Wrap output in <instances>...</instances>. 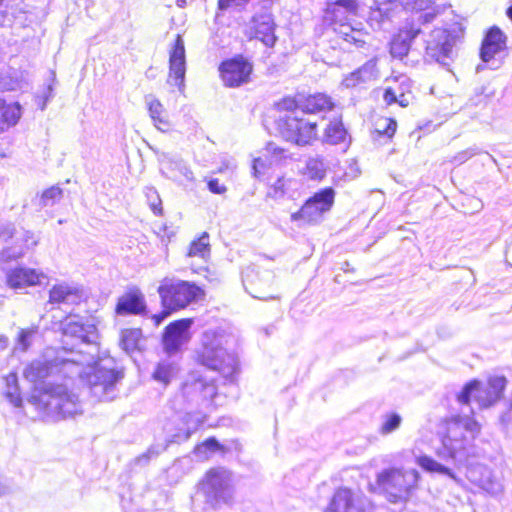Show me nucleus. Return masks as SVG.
<instances>
[{
  "mask_svg": "<svg viewBox=\"0 0 512 512\" xmlns=\"http://www.w3.org/2000/svg\"><path fill=\"white\" fill-rule=\"evenodd\" d=\"M81 365L82 361L76 357L50 359L44 355L33 360L23 371L25 379L35 385L28 400L29 403L44 416L55 420L80 414L82 408L77 395L70 392L65 385L50 383L43 387H38V385L57 373H62L65 376L81 375Z\"/></svg>",
  "mask_w": 512,
  "mask_h": 512,
  "instance_id": "1",
  "label": "nucleus"
},
{
  "mask_svg": "<svg viewBox=\"0 0 512 512\" xmlns=\"http://www.w3.org/2000/svg\"><path fill=\"white\" fill-rule=\"evenodd\" d=\"M480 432V425L469 414L462 411L445 420L441 432V447L436 454L442 459H459L466 457L471 441Z\"/></svg>",
  "mask_w": 512,
  "mask_h": 512,
  "instance_id": "2",
  "label": "nucleus"
},
{
  "mask_svg": "<svg viewBox=\"0 0 512 512\" xmlns=\"http://www.w3.org/2000/svg\"><path fill=\"white\" fill-rule=\"evenodd\" d=\"M229 337L221 332L205 331L195 351L197 363L218 371L225 378L232 377L237 371L238 361L234 353L228 350Z\"/></svg>",
  "mask_w": 512,
  "mask_h": 512,
  "instance_id": "3",
  "label": "nucleus"
},
{
  "mask_svg": "<svg viewBox=\"0 0 512 512\" xmlns=\"http://www.w3.org/2000/svg\"><path fill=\"white\" fill-rule=\"evenodd\" d=\"M357 10V0H336L328 4L324 19L344 42L362 47L366 43L368 34L350 23V20L356 16Z\"/></svg>",
  "mask_w": 512,
  "mask_h": 512,
  "instance_id": "4",
  "label": "nucleus"
},
{
  "mask_svg": "<svg viewBox=\"0 0 512 512\" xmlns=\"http://www.w3.org/2000/svg\"><path fill=\"white\" fill-rule=\"evenodd\" d=\"M163 311L153 315L156 325L166 319L172 311L185 308L203 292L200 287L186 281L165 280L158 288Z\"/></svg>",
  "mask_w": 512,
  "mask_h": 512,
  "instance_id": "5",
  "label": "nucleus"
},
{
  "mask_svg": "<svg viewBox=\"0 0 512 512\" xmlns=\"http://www.w3.org/2000/svg\"><path fill=\"white\" fill-rule=\"evenodd\" d=\"M419 473L415 469L388 468L377 475L379 489L392 503L406 501L416 489Z\"/></svg>",
  "mask_w": 512,
  "mask_h": 512,
  "instance_id": "6",
  "label": "nucleus"
},
{
  "mask_svg": "<svg viewBox=\"0 0 512 512\" xmlns=\"http://www.w3.org/2000/svg\"><path fill=\"white\" fill-rule=\"evenodd\" d=\"M38 244L35 235L27 230H17L12 223L0 224V261L9 262L23 257Z\"/></svg>",
  "mask_w": 512,
  "mask_h": 512,
  "instance_id": "7",
  "label": "nucleus"
},
{
  "mask_svg": "<svg viewBox=\"0 0 512 512\" xmlns=\"http://www.w3.org/2000/svg\"><path fill=\"white\" fill-rule=\"evenodd\" d=\"M505 387L506 379L503 376L491 377L485 386L479 381L473 380L457 394V402L468 406L473 398L480 408H487L502 397Z\"/></svg>",
  "mask_w": 512,
  "mask_h": 512,
  "instance_id": "8",
  "label": "nucleus"
},
{
  "mask_svg": "<svg viewBox=\"0 0 512 512\" xmlns=\"http://www.w3.org/2000/svg\"><path fill=\"white\" fill-rule=\"evenodd\" d=\"M91 395L99 401H110L116 397V385L123 378L121 371L96 364L85 373Z\"/></svg>",
  "mask_w": 512,
  "mask_h": 512,
  "instance_id": "9",
  "label": "nucleus"
},
{
  "mask_svg": "<svg viewBox=\"0 0 512 512\" xmlns=\"http://www.w3.org/2000/svg\"><path fill=\"white\" fill-rule=\"evenodd\" d=\"M184 398L196 407L212 411L217 404V388L212 380L203 378L198 373H191L182 386Z\"/></svg>",
  "mask_w": 512,
  "mask_h": 512,
  "instance_id": "10",
  "label": "nucleus"
},
{
  "mask_svg": "<svg viewBox=\"0 0 512 512\" xmlns=\"http://www.w3.org/2000/svg\"><path fill=\"white\" fill-rule=\"evenodd\" d=\"M277 130L286 141L299 146L310 144L317 136V124L295 114L280 116L277 121Z\"/></svg>",
  "mask_w": 512,
  "mask_h": 512,
  "instance_id": "11",
  "label": "nucleus"
},
{
  "mask_svg": "<svg viewBox=\"0 0 512 512\" xmlns=\"http://www.w3.org/2000/svg\"><path fill=\"white\" fill-rule=\"evenodd\" d=\"M335 192L332 188H325L309 198L302 208L291 215L293 221L303 220L313 224L319 222L334 203Z\"/></svg>",
  "mask_w": 512,
  "mask_h": 512,
  "instance_id": "12",
  "label": "nucleus"
},
{
  "mask_svg": "<svg viewBox=\"0 0 512 512\" xmlns=\"http://www.w3.org/2000/svg\"><path fill=\"white\" fill-rule=\"evenodd\" d=\"M201 490L210 502H227L232 496L230 473L222 468L211 469L201 483Z\"/></svg>",
  "mask_w": 512,
  "mask_h": 512,
  "instance_id": "13",
  "label": "nucleus"
},
{
  "mask_svg": "<svg viewBox=\"0 0 512 512\" xmlns=\"http://www.w3.org/2000/svg\"><path fill=\"white\" fill-rule=\"evenodd\" d=\"M455 38L447 30L438 28L431 32L426 45V56L448 67L452 60Z\"/></svg>",
  "mask_w": 512,
  "mask_h": 512,
  "instance_id": "14",
  "label": "nucleus"
},
{
  "mask_svg": "<svg viewBox=\"0 0 512 512\" xmlns=\"http://www.w3.org/2000/svg\"><path fill=\"white\" fill-rule=\"evenodd\" d=\"M48 282V275L39 269L16 266L5 271V283L12 290H24L46 285Z\"/></svg>",
  "mask_w": 512,
  "mask_h": 512,
  "instance_id": "15",
  "label": "nucleus"
},
{
  "mask_svg": "<svg viewBox=\"0 0 512 512\" xmlns=\"http://www.w3.org/2000/svg\"><path fill=\"white\" fill-rule=\"evenodd\" d=\"M192 324L193 320L191 318H184L171 322L165 328L162 344L167 354L174 355L178 353L181 347L190 341Z\"/></svg>",
  "mask_w": 512,
  "mask_h": 512,
  "instance_id": "16",
  "label": "nucleus"
},
{
  "mask_svg": "<svg viewBox=\"0 0 512 512\" xmlns=\"http://www.w3.org/2000/svg\"><path fill=\"white\" fill-rule=\"evenodd\" d=\"M275 23L272 14L261 12L255 14L249 24L247 35L250 38H257L266 46L272 47L276 42Z\"/></svg>",
  "mask_w": 512,
  "mask_h": 512,
  "instance_id": "17",
  "label": "nucleus"
},
{
  "mask_svg": "<svg viewBox=\"0 0 512 512\" xmlns=\"http://www.w3.org/2000/svg\"><path fill=\"white\" fill-rule=\"evenodd\" d=\"M186 73L185 47L180 35H177L174 46L170 51L169 58V79L171 85L177 86L180 91L184 89Z\"/></svg>",
  "mask_w": 512,
  "mask_h": 512,
  "instance_id": "18",
  "label": "nucleus"
},
{
  "mask_svg": "<svg viewBox=\"0 0 512 512\" xmlns=\"http://www.w3.org/2000/svg\"><path fill=\"white\" fill-rule=\"evenodd\" d=\"M252 72V65L242 58H235L223 62L220 73L226 86L237 87L246 83Z\"/></svg>",
  "mask_w": 512,
  "mask_h": 512,
  "instance_id": "19",
  "label": "nucleus"
},
{
  "mask_svg": "<svg viewBox=\"0 0 512 512\" xmlns=\"http://www.w3.org/2000/svg\"><path fill=\"white\" fill-rule=\"evenodd\" d=\"M365 499L347 488L338 489L325 512H366Z\"/></svg>",
  "mask_w": 512,
  "mask_h": 512,
  "instance_id": "20",
  "label": "nucleus"
},
{
  "mask_svg": "<svg viewBox=\"0 0 512 512\" xmlns=\"http://www.w3.org/2000/svg\"><path fill=\"white\" fill-rule=\"evenodd\" d=\"M271 274L268 271L260 274L254 268L248 267L242 273V282L245 290L254 298L261 300L273 299L271 294H268L265 288L269 287L271 281Z\"/></svg>",
  "mask_w": 512,
  "mask_h": 512,
  "instance_id": "21",
  "label": "nucleus"
},
{
  "mask_svg": "<svg viewBox=\"0 0 512 512\" xmlns=\"http://www.w3.org/2000/svg\"><path fill=\"white\" fill-rule=\"evenodd\" d=\"M379 78L377 60L375 58L368 60L361 67L346 75L342 80L345 88H355L376 81Z\"/></svg>",
  "mask_w": 512,
  "mask_h": 512,
  "instance_id": "22",
  "label": "nucleus"
},
{
  "mask_svg": "<svg viewBox=\"0 0 512 512\" xmlns=\"http://www.w3.org/2000/svg\"><path fill=\"white\" fill-rule=\"evenodd\" d=\"M146 310V303L143 293L133 288L119 297L116 305V313L121 316L139 315Z\"/></svg>",
  "mask_w": 512,
  "mask_h": 512,
  "instance_id": "23",
  "label": "nucleus"
},
{
  "mask_svg": "<svg viewBox=\"0 0 512 512\" xmlns=\"http://www.w3.org/2000/svg\"><path fill=\"white\" fill-rule=\"evenodd\" d=\"M95 330L93 325L84 324L78 317H68L62 324L64 345H69L68 339H75L79 344L90 341L89 335Z\"/></svg>",
  "mask_w": 512,
  "mask_h": 512,
  "instance_id": "24",
  "label": "nucleus"
},
{
  "mask_svg": "<svg viewBox=\"0 0 512 512\" xmlns=\"http://www.w3.org/2000/svg\"><path fill=\"white\" fill-rule=\"evenodd\" d=\"M505 36L499 28H491L483 39L480 49V58L483 62H489L496 54L505 48Z\"/></svg>",
  "mask_w": 512,
  "mask_h": 512,
  "instance_id": "25",
  "label": "nucleus"
},
{
  "mask_svg": "<svg viewBox=\"0 0 512 512\" xmlns=\"http://www.w3.org/2000/svg\"><path fill=\"white\" fill-rule=\"evenodd\" d=\"M145 103L154 126L160 131H168L170 129V121L162 103L153 95L146 96Z\"/></svg>",
  "mask_w": 512,
  "mask_h": 512,
  "instance_id": "26",
  "label": "nucleus"
},
{
  "mask_svg": "<svg viewBox=\"0 0 512 512\" xmlns=\"http://www.w3.org/2000/svg\"><path fill=\"white\" fill-rule=\"evenodd\" d=\"M191 431L188 429L184 434L180 435H174L173 439L167 440L165 443H154L152 444L146 452L139 455L134 459L135 465L145 466L147 465L152 459L158 457L163 451H165L170 443L173 442H179V441H186L190 438Z\"/></svg>",
  "mask_w": 512,
  "mask_h": 512,
  "instance_id": "27",
  "label": "nucleus"
},
{
  "mask_svg": "<svg viewBox=\"0 0 512 512\" xmlns=\"http://www.w3.org/2000/svg\"><path fill=\"white\" fill-rule=\"evenodd\" d=\"M421 30L416 28H410L406 31H401L396 35L390 44V53L394 58L402 59L405 57L410 49V44L415 39Z\"/></svg>",
  "mask_w": 512,
  "mask_h": 512,
  "instance_id": "28",
  "label": "nucleus"
},
{
  "mask_svg": "<svg viewBox=\"0 0 512 512\" xmlns=\"http://www.w3.org/2000/svg\"><path fill=\"white\" fill-rule=\"evenodd\" d=\"M81 298L80 291L73 286L62 283L54 285L49 292V303L52 304H74Z\"/></svg>",
  "mask_w": 512,
  "mask_h": 512,
  "instance_id": "29",
  "label": "nucleus"
},
{
  "mask_svg": "<svg viewBox=\"0 0 512 512\" xmlns=\"http://www.w3.org/2000/svg\"><path fill=\"white\" fill-rule=\"evenodd\" d=\"M21 117L18 103H6L0 99V133L15 125Z\"/></svg>",
  "mask_w": 512,
  "mask_h": 512,
  "instance_id": "30",
  "label": "nucleus"
},
{
  "mask_svg": "<svg viewBox=\"0 0 512 512\" xmlns=\"http://www.w3.org/2000/svg\"><path fill=\"white\" fill-rule=\"evenodd\" d=\"M162 164L169 171V178L177 181L180 176L184 177L187 181H194V174L186 163L181 159H172L164 156Z\"/></svg>",
  "mask_w": 512,
  "mask_h": 512,
  "instance_id": "31",
  "label": "nucleus"
},
{
  "mask_svg": "<svg viewBox=\"0 0 512 512\" xmlns=\"http://www.w3.org/2000/svg\"><path fill=\"white\" fill-rule=\"evenodd\" d=\"M178 372V364L170 359H165L157 364L152 377L155 381L168 385L177 376Z\"/></svg>",
  "mask_w": 512,
  "mask_h": 512,
  "instance_id": "32",
  "label": "nucleus"
},
{
  "mask_svg": "<svg viewBox=\"0 0 512 512\" xmlns=\"http://www.w3.org/2000/svg\"><path fill=\"white\" fill-rule=\"evenodd\" d=\"M347 140V131L341 120L334 119L330 121L325 129L323 142L330 145L345 143Z\"/></svg>",
  "mask_w": 512,
  "mask_h": 512,
  "instance_id": "33",
  "label": "nucleus"
},
{
  "mask_svg": "<svg viewBox=\"0 0 512 512\" xmlns=\"http://www.w3.org/2000/svg\"><path fill=\"white\" fill-rule=\"evenodd\" d=\"M332 108L333 103L330 97L321 93L308 96L302 105L303 111L308 113L331 110Z\"/></svg>",
  "mask_w": 512,
  "mask_h": 512,
  "instance_id": "34",
  "label": "nucleus"
},
{
  "mask_svg": "<svg viewBox=\"0 0 512 512\" xmlns=\"http://www.w3.org/2000/svg\"><path fill=\"white\" fill-rule=\"evenodd\" d=\"M416 463L427 472L447 475L448 477L453 479L455 482L459 481L457 476L448 467L440 464L439 462H437L430 456H427V455L419 456L416 459Z\"/></svg>",
  "mask_w": 512,
  "mask_h": 512,
  "instance_id": "35",
  "label": "nucleus"
},
{
  "mask_svg": "<svg viewBox=\"0 0 512 512\" xmlns=\"http://www.w3.org/2000/svg\"><path fill=\"white\" fill-rule=\"evenodd\" d=\"M6 383V391L5 397L6 399L14 406L21 407L22 406V398L20 394V389L18 385V378L16 373H10L5 377Z\"/></svg>",
  "mask_w": 512,
  "mask_h": 512,
  "instance_id": "36",
  "label": "nucleus"
},
{
  "mask_svg": "<svg viewBox=\"0 0 512 512\" xmlns=\"http://www.w3.org/2000/svg\"><path fill=\"white\" fill-rule=\"evenodd\" d=\"M480 487L485 490L487 493L497 496L503 492V484L499 479H497L493 473L484 468L482 471V476L479 482Z\"/></svg>",
  "mask_w": 512,
  "mask_h": 512,
  "instance_id": "37",
  "label": "nucleus"
},
{
  "mask_svg": "<svg viewBox=\"0 0 512 512\" xmlns=\"http://www.w3.org/2000/svg\"><path fill=\"white\" fill-rule=\"evenodd\" d=\"M142 332L140 329H125L121 332L120 346L127 353H131L138 349Z\"/></svg>",
  "mask_w": 512,
  "mask_h": 512,
  "instance_id": "38",
  "label": "nucleus"
},
{
  "mask_svg": "<svg viewBox=\"0 0 512 512\" xmlns=\"http://www.w3.org/2000/svg\"><path fill=\"white\" fill-rule=\"evenodd\" d=\"M383 98L388 105L398 103L402 107H407L411 100V93L410 91L402 90L400 87H388L384 92Z\"/></svg>",
  "mask_w": 512,
  "mask_h": 512,
  "instance_id": "39",
  "label": "nucleus"
},
{
  "mask_svg": "<svg viewBox=\"0 0 512 512\" xmlns=\"http://www.w3.org/2000/svg\"><path fill=\"white\" fill-rule=\"evenodd\" d=\"M37 332V327L20 328L16 339L14 351L26 352L31 347L33 339Z\"/></svg>",
  "mask_w": 512,
  "mask_h": 512,
  "instance_id": "40",
  "label": "nucleus"
},
{
  "mask_svg": "<svg viewBox=\"0 0 512 512\" xmlns=\"http://www.w3.org/2000/svg\"><path fill=\"white\" fill-rule=\"evenodd\" d=\"M265 157L269 165L280 164L289 158L288 152L273 142H269L265 147Z\"/></svg>",
  "mask_w": 512,
  "mask_h": 512,
  "instance_id": "41",
  "label": "nucleus"
},
{
  "mask_svg": "<svg viewBox=\"0 0 512 512\" xmlns=\"http://www.w3.org/2000/svg\"><path fill=\"white\" fill-rule=\"evenodd\" d=\"M208 239L209 236L205 232L201 237L193 241L189 247L188 256L205 258L207 255H209L210 249Z\"/></svg>",
  "mask_w": 512,
  "mask_h": 512,
  "instance_id": "42",
  "label": "nucleus"
},
{
  "mask_svg": "<svg viewBox=\"0 0 512 512\" xmlns=\"http://www.w3.org/2000/svg\"><path fill=\"white\" fill-rule=\"evenodd\" d=\"M325 164L320 158H310L306 163V175L313 180H320L325 176Z\"/></svg>",
  "mask_w": 512,
  "mask_h": 512,
  "instance_id": "43",
  "label": "nucleus"
},
{
  "mask_svg": "<svg viewBox=\"0 0 512 512\" xmlns=\"http://www.w3.org/2000/svg\"><path fill=\"white\" fill-rule=\"evenodd\" d=\"M401 421H402V419H401L400 415H398L396 413L386 415L384 418L383 424L380 428V433L383 435H387V434L395 431L396 429L399 428Z\"/></svg>",
  "mask_w": 512,
  "mask_h": 512,
  "instance_id": "44",
  "label": "nucleus"
},
{
  "mask_svg": "<svg viewBox=\"0 0 512 512\" xmlns=\"http://www.w3.org/2000/svg\"><path fill=\"white\" fill-rule=\"evenodd\" d=\"M397 123L390 118H383L376 122V131L387 137H392L396 131Z\"/></svg>",
  "mask_w": 512,
  "mask_h": 512,
  "instance_id": "45",
  "label": "nucleus"
},
{
  "mask_svg": "<svg viewBox=\"0 0 512 512\" xmlns=\"http://www.w3.org/2000/svg\"><path fill=\"white\" fill-rule=\"evenodd\" d=\"M62 196V190L59 187L52 186L48 189H46L42 195H41V205L42 206H49L53 205L57 201L61 199Z\"/></svg>",
  "mask_w": 512,
  "mask_h": 512,
  "instance_id": "46",
  "label": "nucleus"
},
{
  "mask_svg": "<svg viewBox=\"0 0 512 512\" xmlns=\"http://www.w3.org/2000/svg\"><path fill=\"white\" fill-rule=\"evenodd\" d=\"M480 151L477 147H471L457 153L451 160L452 163L463 164L473 156L479 154Z\"/></svg>",
  "mask_w": 512,
  "mask_h": 512,
  "instance_id": "47",
  "label": "nucleus"
},
{
  "mask_svg": "<svg viewBox=\"0 0 512 512\" xmlns=\"http://www.w3.org/2000/svg\"><path fill=\"white\" fill-rule=\"evenodd\" d=\"M399 2L407 9L424 10L430 6L433 0H399Z\"/></svg>",
  "mask_w": 512,
  "mask_h": 512,
  "instance_id": "48",
  "label": "nucleus"
},
{
  "mask_svg": "<svg viewBox=\"0 0 512 512\" xmlns=\"http://www.w3.org/2000/svg\"><path fill=\"white\" fill-rule=\"evenodd\" d=\"M222 445L215 438H208L201 445L197 446L195 449L196 453H202L203 451H211L215 452L218 450H222Z\"/></svg>",
  "mask_w": 512,
  "mask_h": 512,
  "instance_id": "49",
  "label": "nucleus"
},
{
  "mask_svg": "<svg viewBox=\"0 0 512 512\" xmlns=\"http://www.w3.org/2000/svg\"><path fill=\"white\" fill-rule=\"evenodd\" d=\"M297 106L298 104L296 100L292 97L283 98L277 103V108L279 111L291 112L290 114H294L293 111L297 108Z\"/></svg>",
  "mask_w": 512,
  "mask_h": 512,
  "instance_id": "50",
  "label": "nucleus"
},
{
  "mask_svg": "<svg viewBox=\"0 0 512 512\" xmlns=\"http://www.w3.org/2000/svg\"><path fill=\"white\" fill-rule=\"evenodd\" d=\"M208 189L210 192L222 195L227 191V187L219 183L218 179H211L208 181Z\"/></svg>",
  "mask_w": 512,
  "mask_h": 512,
  "instance_id": "51",
  "label": "nucleus"
},
{
  "mask_svg": "<svg viewBox=\"0 0 512 512\" xmlns=\"http://www.w3.org/2000/svg\"><path fill=\"white\" fill-rule=\"evenodd\" d=\"M266 167V160L259 157L253 161V174L255 177H259L263 173V169Z\"/></svg>",
  "mask_w": 512,
  "mask_h": 512,
  "instance_id": "52",
  "label": "nucleus"
},
{
  "mask_svg": "<svg viewBox=\"0 0 512 512\" xmlns=\"http://www.w3.org/2000/svg\"><path fill=\"white\" fill-rule=\"evenodd\" d=\"M9 340L6 336L0 335V350H4L7 348Z\"/></svg>",
  "mask_w": 512,
  "mask_h": 512,
  "instance_id": "53",
  "label": "nucleus"
},
{
  "mask_svg": "<svg viewBox=\"0 0 512 512\" xmlns=\"http://www.w3.org/2000/svg\"><path fill=\"white\" fill-rule=\"evenodd\" d=\"M421 18L423 19L424 22H430L434 18V15L426 13L425 15L421 16Z\"/></svg>",
  "mask_w": 512,
  "mask_h": 512,
  "instance_id": "54",
  "label": "nucleus"
},
{
  "mask_svg": "<svg viewBox=\"0 0 512 512\" xmlns=\"http://www.w3.org/2000/svg\"><path fill=\"white\" fill-rule=\"evenodd\" d=\"M176 3L179 7H183L186 4V0H177Z\"/></svg>",
  "mask_w": 512,
  "mask_h": 512,
  "instance_id": "55",
  "label": "nucleus"
},
{
  "mask_svg": "<svg viewBox=\"0 0 512 512\" xmlns=\"http://www.w3.org/2000/svg\"><path fill=\"white\" fill-rule=\"evenodd\" d=\"M6 88V83L3 81V79L0 77V90Z\"/></svg>",
  "mask_w": 512,
  "mask_h": 512,
  "instance_id": "56",
  "label": "nucleus"
},
{
  "mask_svg": "<svg viewBox=\"0 0 512 512\" xmlns=\"http://www.w3.org/2000/svg\"><path fill=\"white\" fill-rule=\"evenodd\" d=\"M151 207L155 213L160 211V209H158V206L155 203H151Z\"/></svg>",
  "mask_w": 512,
  "mask_h": 512,
  "instance_id": "57",
  "label": "nucleus"
},
{
  "mask_svg": "<svg viewBox=\"0 0 512 512\" xmlns=\"http://www.w3.org/2000/svg\"><path fill=\"white\" fill-rule=\"evenodd\" d=\"M507 15L512 20V6L508 8Z\"/></svg>",
  "mask_w": 512,
  "mask_h": 512,
  "instance_id": "58",
  "label": "nucleus"
},
{
  "mask_svg": "<svg viewBox=\"0 0 512 512\" xmlns=\"http://www.w3.org/2000/svg\"><path fill=\"white\" fill-rule=\"evenodd\" d=\"M6 491V488L0 484V495L4 494Z\"/></svg>",
  "mask_w": 512,
  "mask_h": 512,
  "instance_id": "59",
  "label": "nucleus"
},
{
  "mask_svg": "<svg viewBox=\"0 0 512 512\" xmlns=\"http://www.w3.org/2000/svg\"><path fill=\"white\" fill-rule=\"evenodd\" d=\"M48 90H49V92L51 93V91H52V87H51V86H49V87H48Z\"/></svg>",
  "mask_w": 512,
  "mask_h": 512,
  "instance_id": "60",
  "label": "nucleus"
},
{
  "mask_svg": "<svg viewBox=\"0 0 512 512\" xmlns=\"http://www.w3.org/2000/svg\"><path fill=\"white\" fill-rule=\"evenodd\" d=\"M149 191L152 192L153 194H156V191H154L152 189H150Z\"/></svg>",
  "mask_w": 512,
  "mask_h": 512,
  "instance_id": "61",
  "label": "nucleus"
},
{
  "mask_svg": "<svg viewBox=\"0 0 512 512\" xmlns=\"http://www.w3.org/2000/svg\"><path fill=\"white\" fill-rule=\"evenodd\" d=\"M156 197H158V196L156 195ZM157 200H158V204L160 205V204H161V201L159 200V198H157Z\"/></svg>",
  "mask_w": 512,
  "mask_h": 512,
  "instance_id": "62",
  "label": "nucleus"
}]
</instances>
